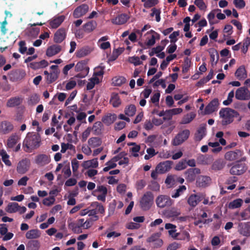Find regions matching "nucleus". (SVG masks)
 Listing matches in <instances>:
<instances>
[{
    "mask_svg": "<svg viewBox=\"0 0 250 250\" xmlns=\"http://www.w3.org/2000/svg\"><path fill=\"white\" fill-rule=\"evenodd\" d=\"M14 129L13 125L10 122L4 121L0 123V133L7 134L11 132Z\"/></svg>",
    "mask_w": 250,
    "mask_h": 250,
    "instance_id": "18",
    "label": "nucleus"
},
{
    "mask_svg": "<svg viewBox=\"0 0 250 250\" xmlns=\"http://www.w3.org/2000/svg\"><path fill=\"white\" fill-rule=\"evenodd\" d=\"M200 173L201 170L198 168H190L184 172V175L187 182H192L195 180L196 175Z\"/></svg>",
    "mask_w": 250,
    "mask_h": 250,
    "instance_id": "9",
    "label": "nucleus"
},
{
    "mask_svg": "<svg viewBox=\"0 0 250 250\" xmlns=\"http://www.w3.org/2000/svg\"><path fill=\"white\" fill-rule=\"evenodd\" d=\"M20 140L19 136L16 133L12 134L7 141V147L12 148L17 144Z\"/></svg>",
    "mask_w": 250,
    "mask_h": 250,
    "instance_id": "25",
    "label": "nucleus"
},
{
    "mask_svg": "<svg viewBox=\"0 0 250 250\" xmlns=\"http://www.w3.org/2000/svg\"><path fill=\"white\" fill-rule=\"evenodd\" d=\"M19 51L22 54H24L27 51V48L26 46V42L24 41H21L19 43Z\"/></svg>",
    "mask_w": 250,
    "mask_h": 250,
    "instance_id": "52",
    "label": "nucleus"
},
{
    "mask_svg": "<svg viewBox=\"0 0 250 250\" xmlns=\"http://www.w3.org/2000/svg\"><path fill=\"white\" fill-rule=\"evenodd\" d=\"M201 200L200 196L196 194H191L188 198V203L190 206L195 207Z\"/></svg>",
    "mask_w": 250,
    "mask_h": 250,
    "instance_id": "26",
    "label": "nucleus"
},
{
    "mask_svg": "<svg viewBox=\"0 0 250 250\" xmlns=\"http://www.w3.org/2000/svg\"><path fill=\"white\" fill-rule=\"evenodd\" d=\"M20 209V206L17 203H10L7 207V212L14 213L18 211Z\"/></svg>",
    "mask_w": 250,
    "mask_h": 250,
    "instance_id": "43",
    "label": "nucleus"
},
{
    "mask_svg": "<svg viewBox=\"0 0 250 250\" xmlns=\"http://www.w3.org/2000/svg\"><path fill=\"white\" fill-rule=\"evenodd\" d=\"M62 49L60 45L54 44L49 46L46 50V55L48 57H52L59 53Z\"/></svg>",
    "mask_w": 250,
    "mask_h": 250,
    "instance_id": "24",
    "label": "nucleus"
},
{
    "mask_svg": "<svg viewBox=\"0 0 250 250\" xmlns=\"http://www.w3.org/2000/svg\"><path fill=\"white\" fill-rule=\"evenodd\" d=\"M51 161L50 156L45 154H40L35 157V163L39 167L48 165Z\"/></svg>",
    "mask_w": 250,
    "mask_h": 250,
    "instance_id": "10",
    "label": "nucleus"
},
{
    "mask_svg": "<svg viewBox=\"0 0 250 250\" xmlns=\"http://www.w3.org/2000/svg\"><path fill=\"white\" fill-rule=\"evenodd\" d=\"M71 165H72V171L73 173H76L77 172L78 169L79 167V163L77 160L76 159L74 158L71 161Z\"/></svg>",
    "mask_w": 250,
    "mask_h": 250,
    "instance_id": "60",
    "label": "nucleus"
},
{
    "mask_svg": "<svg viewBox=\"0 0 250 250\" xmlns=\"http://www.w3.org/2000/svg\"><path fill=\"white\" fill-rule=\"evenodd\" d=\"M126 79L123 76L115 77L112 79V83L114 86H121L126 82Z\"/></svg>",
    "mask_w": 250,
    "mask_h": 250,
    "instance_id": "40",
    "label": "nucleus"
},
{
    "mask_svg": "<svg viewBox=\"0 0 250 250\" xmlns=\"http://www.w3.org/2000/svg\"><path fill=\"white\" fill-rule=\"evenodd\" d=\"M168 233L170 235H171L174 239L184 240L186 238H187L188 241H189L190 239L189 233L186 231H184L182 233V235H183L184 236L183 237H179V238L178 237V236L181 235V234L179 233H176L175 229L169 230Z\"/></svg>",
    "mask_w": 250,
    "mask_h": 250,
    "instance_id": "21",
    "label": "nucleus"
},
{
    "mask_svg": "<svg viewBox=\"0 0 250 250\" xmlns=\"http://www.w3.org/2000/svg\"><path fill=\"white\" fill-rule=\"evenodd\" d=\"M9 79L12 82L21 80L26 75L24 70L22 69H15L12 70L8 74Z\"/></svg>",
    "mask_w": 250,
    "mask_h": 250,
    "instance_id": "11",
    "label": "nucleus"
},
{
    "mask_svg": "<svg viewBox=\"0 0 250 250\" xmlns=\"http://www.w3.org/2000/svg\"><path fill=\"white\" fill-rule=\"evenodd\" d=\"M88 143L91 147H96L101 146L102 141L98 137H92L88 140Z\"/></svg>",
    "mask_w": 250,
    "mask_h": 250,
    "instance_id": "37",
    "label": "nucleus"
},
{
    "mask_svg": "<svg viewBox=\"0 0 250 250\" xmlns=\"http://www.w3.org/2000/svg\"><path fill=\"white\" fill-rule=\"evenodd\" d=\"M160 97V93L159 92H157L154 93L153 96L151 97V101L152 103L155 104L156 103V105H158V103L159 101V99Z\"/></svg>",
    "mask_w": 250,
    "mask_h": 250,
    "instance_id": "63",
    "label": "nucleus"
},
{
    "mask_svg": "<svg viewBox=\"0 0 250 250\" xmlns=\"http://www.w3.org/2000/svg\"><path fill=\"white\" fill-rule=\"evenodd\" d=\"M154 201V196L150 191H147L143 195L139 202V206L143 211L148 210L152 207Z\"/></svg>",
    "mask_w": 250,
    "mask_h": 250,
    "instance_id": "3",
    "label": "nucleus"
},
{
    "mask_svg": "<svg viewBox=\"0 0 250 250\" xmlns=\"http://www.w3.org/2000/svg\"><path fill=\"white\" fill-rule=\"evenodd\" d=\"M23 101V99L20 97H12L9 99L6 103V106L8 107H14L20 105Z\"/></svg>",
    "mask_w": 250,
    "mask_h": 250,
    "instance_id": "22",
    "label": "nucleus"
},
{
    "mask_svg": "<svg viewBox=\"0 0 250 250\" xmlns=\"http://www.w3.org/2000/svg\"><path fill=\"white\" fill-rule=\"evenodd\" d=\"M82 166L84 169H88L90 167L97 168L98 167V162L97 159L95 158L83 161Z\"/></svg>",
    "mask_w": 250,
    "mask_h": 250,
    "instance_id": "28",
    "label": "nucleus"
},
{
    "mask_svg": "<svg viewBox=\"0 0 250 250\" xmlns=\"http://www.w3.org/2000/svg\"><path fill=\"white\" fill-rule=\"evenodd\" d=\"M26 246L29 250H39L40 243L38 240H32L28 241Z\"/></svg>",
    "mask_w": 250,
    "mask_h": 250,
    "instance_id": "32",
    "label": "nucleus"
},
{
    "mask_svg": "<svg viewBox=\"0 0 250 250\" xmlns=\"http://www.w3.org/2000/svg\"><path fill=\"white\" fill-rule=\"evenodd\" d=\"M239 233L246 237L250 236V222L239 223L238 226Z\"/></svg>",
    "mask_w": 250,
    "mask_h": 250,
    "instance_id": "14",
    "label": "nucleus"
},
{
    "mask_svg": "<svg viewBox=\"0 0 250 250\" xmlns=\"http://www.w3.org/2000/svg\"><path fill=\"white\" fill-rule=\"evenodd\" d=\"M66 36V29L60 28L54 34V42L57 43H60L65 39Z\"/></svg>",
    "mask_w": 250,
    "mask_h": 250,
    "instance_id": "17",
    "label": "nucleus"
},
{
    "mask_svg": "<svg viewBox=\"0 0 250 250\" xmlns=\"http://www.w3.org/2000/svg\"><path fill=\"white\" fill-rule=\"evenodd\" d=\"M55 201V199L54 196H50L47 198H45L43 200L42 203L43 205L47 206H50L54 204Z\"/></svg>",
    "mask_w": 250,
    "mask_h": 250,
    "instance_id": "55",
    "label": "nucleus"
},
{
    "mask_svg": "<svg viewBox=\"0 0 250 250\" xmlns=\"http://www.w3.org/2000/svg\"><path fill=\"white\" fill-rule=\"evenodd\" d=\"M41 143V137L38 133L28 132L22 143L24 150L30 152L38 148Z\"/></svg>",
    "mask_w": 250,
    "mask_h": 250,
    "instance_id": "1",
    "label": "nucleus"
},
{
    "mask_svg": "<svg viewBox=\"0 0 250 250\" xmlns=\"http://www.w3.org/2000/svg\"><path fill=\"white\" fill-rule=\"evenodd\" d=\"M210 181L209 177L207 176H200L197 181V183L200 187L207 186Z\"/></svg>",
    "mask_w": 250,
    "mask_h": 250,
    "instance_id": "35",
    "label": "nucleus"
},
{
    "mask_svg": "<svg viewBox=\"0 0 250 250\" xmlns=\"http://www.w3.org/2000/svg\"><path fill=\"white\" fill-rule=\"evenodd\" d=\"M219 103L217 98H214L206 106L204 113L206 115L210 114L218 110Z\"/></svg>",
    "mask_w": 250,
    "mask_h": 250,
    "instance_id": "12",
    "label": "nucleus"
},
{
    "mask_svg": "<svg viewBox=\"0 0 250 250\" xmlns=\"http://www.w3.org/2000/svg\"><path fill=\"white\" fill-rule=\"evenodd\" d=\"M233 3L236 7L240 9L244 8L246 5L244 0H234Z\"/></svg>",
    "mask_w": 250,
    "mask_h": 250,
    "instance_id": "62",
    "label": "nucleus"
},
{
    "mask_svg": "<svg viewBox=\"0 0 250 250\" xmlns=\"http://www.w3.org/2000/svg\"><path fill=\"white\" fill-rule=\"evenodd\" d=\"M117 119L115 114H108L102 118V122L107 125L112 124Z\"/></svg>",
    "mask_w": 250,
    "mask_h": 250,
    "instance_id": "29",
    "label": "nucleus"
},
{
    "mask_svg": "<svg viewBox=\"0 0 250 250\" xmlns=\"http://www.w3.org/2000/svg\"><path fill=\"white\" fill-rule=\"evenodd\" d=\"M152 13L150 14V16L151 17H153L154 16H155L156 17V21L157 22H159L161 20L160 17V14H161V11L160 9H157L155 8H153L151 9Z\"/></svg>",
    "mask_w": 250,
    "mask_h": 250,
    "instance_id": "51",
    "label": "nucleus"
},
{
    "mask_svg": "<svg viewBox=\"0 0 250 250\" xmlns=\"http://www.w3.org/2000/svg\"><path fill=\"white\" fill-rule=\"evenodd\" d=\"M89 54V51L88 49L85 48H82L78 50L76 52V56L78 58H82L86 56Z\"/></svg>",
    "mask_w": 250,
    "mask_h": 250,
    "instance_id": "57",
    "label": "nucleus"
},
{
    "mask_svg": "<svg viewBox=\"0 0 250 250\" xmlns=\"http://www.w3.org/2000/svg\"><path fill=\"white\" fill-rule=\"evenodd\" d=\"M206 127L205 126H200L197 132L195 134V139L197 141H200L205 136Z\"/></svg>",
    "mask_w": 250,
    "mask_h": 250,
    "instance_id": "34",
    "label": "nucleus"
},
{
    "mask_svg": "<svg viewBox=\"0 0 250 250\" xmlns=\"http://www.w3.org/2000/svg\"><path fill=\"white\" fill-rule=\"evenodd\" d=\"M75 70L78 72L85 70L86 72L85 74L82 75L81 73H79L76 76V77L78 78L84 77L89 71V67L86 66V62L85 61L79 62L76 65Z\"/></svg>",
    "mask_w": 250,
    "mask_h": 250,
    "instance_id": "19",
    "label": "nucleus"
},
{
    "mask_svg": "<svg viewBox=\"0 0 250 250\" xmlns=\"http://www.w3.org/2000/svg\"><path fill=\"white\" fill-rule=\"evenodd\" d=\"M97 25L96 22L93 21H89L83 25V28L85 32H90L92 31Z\"/></svg>",
    "mask_w": 250,
    "mask_h": 250,
    "instance_id": "38",
    "label": "nucleus"
},
{
    "mask_svg": "<svg viewBox=\"0 0 250 250\" xmlns=\"http://www.w3.org/2000/svg\"><path fill=\"white\" fill-rule=\"evenodd\" d=\"M219 114L220 117L222 118L221 124L223 126L230 124L233 122L234 118L240 116L237 111L229 107L221 108Z\"/></svg>",
    "mask_w": 250,
    "mask_h": 250,
    "instance_id": "2",
    "label": "nucleus"
},
{
    "mask_svg": "<svg viewBox=\"0 0 250 250\" xmlns=\"http://www.w3.org/2000/svg\"><path fill=\"white\" fill-rule=\"evenodd\" d=\"M40 231L38 229H33L28 230L25 234V237L28 239H35L41 236Z\"/></svg>",
    "mask_w": 250,
    "mask_h": 250,
    "instance_id": "27",
    "label": "nucleus"
},
{
    "mask_svg": "<svg viewBox=\"0 0 250 250\" xmlns=\"http://www.w3.org/2000/svg\"><path fill=\"white\" fill-rule=\"evenodd\" d=\"M149 188L153 191H158L160 190L159 184L155 181H152L148 186Z\"/></svg>",
    "mask_w": 250,
    "mask_h": 250,
    "instance_id": "54",
    "label": "nucleus"
},
{
    "mask_svg": "<svg viewBox=\"0 0 250 250\" xmlns=\"http://www.w3.org/2000/svg\"><path fill=\"white\" fill-rule=\"evenodd\" d=\"M247 169L246 164L241 161H237L230 169L229 172L231 175H240L243 174Z\"/></svg>",
    "mask_w": 250,
    "mask_h": 250,
    "instance_id": "5",
    "label": "nucleus"
},
{
    "mask_svg": "<svg viewBox=\"0 0 250 250\" xmlns=\"http://www.w3.org/2000/svg\"><path fill=\"white\" fill-rule=\"evenodd\" d=\"M131 63H133L135 66L139 65L142 64V62L140 61L138 57H132L130 59Z\"/></svg>",
    "mask_w": 250,
    "mask_h": 250,
    "instance_id": "64",
    "label": "nucleus"
},
{
    "mask_svg": "<svg viewBox=\"0 0 250 250\" xmlns=\"http://www.w3.org/2000/svg\"><path fill=\"white\" fill-rule=\"evenodd\" d=\"M15 121L21 123L24 121L23 111H18L15 116Z\"/></svg>",
    "mask_w": 250,
    "mask_h": 250,
    "instance_id": "56",
    "label": "nucleus"
},
{
    "mask_svg": "<svg viewBox=\"0 0 250 250\" xmlns=\"http://www.w3.org/2000/svg\"><path fill=\"white\" fill-rule=\"evenodd\" d=\"M65 17L63 15L54 17L49 21V24L51 28L56 29L58 28L64 21Z\"/></svg>",
    "mask_w": 250,
    "mask_h": 250,
    "instance_id": "23",
    "label": "nucleus"
},
{
    "mask_svg": "<svg viewBox=\"0 0 250 250\" xmlns=\"http://www.w3.org/2000/svg\"><path fill=\"white\" fill-rule=\"evenodd\" d=\"M89 7L86 4H83L77 7L73 12V17L79 18L85 15L88 11Z\"/></svg>",
    "mask_w": 250,
    "mask_h": 250,
    "instance_id": "16",
    "label": "nucleus"
},
{
    "mask_svg": "<svg viewBox=\"0 0 250 250\" xmlns=\"http://www.w3.org/2000/svg\"><path fill=\"white\" fill-rule=\"evenodd\" d=\"M187 167V161L185 159H183L176 164L175 169L177 170H182L185 169Z\"/></svg>",
    "mask_w": 250,
    "mask_h": 250,
    "instance_id": "49",
    "label": "nucleus"
},
{
    "mask_svg": "<svg viewBox=\"0 0 250 250\" xmlns=\"http://www.w3.org/2000/svg\"><path fill=\"white\" fill-rule=\"evenodd\" d=\"M7 24L6 17H5L4 20L0 23V31L3 35H5L8 31V29L6 27Z\"/></svg>",
    "mask_w": 250,
    "mask_h": 250,
    "instance_id": "58",
    "label": "nucleus"
},
{
    "mask_svg": "<svg viewBox=\"0 0 250 250\" xmlns=\"http://www.w3.org/2000/svg\"><path fill=\"white\" fill-rule=\"evenodd\" d=\"M235 97L239 100H248L250 99V91L246 86L241 87L236 90Z\"/></svg>",
    "mask_w": 250,
    "mask_h": 250,
    "instance_id": "7",
    "label": "nucleus"
},
{
    "mask_svg": "<svg viewBox=\"0 0 250 250\" xmlns=\"http://www.w3.org/2000/svg\"><path fill=\"white\" fill-rule=\"evenodd\" d=\"M194 4L201 10H205L207 8L203 0H195Z\"/></svg>",
    "mask_w": 250,
    "mask_h": 250,
    "instance_id": "59",
    "label": "nucleus"
},
{
    "mask_svg": "<svg viewBox=\"0 0 250 250\" xmlns=\"http://www.w3.org/2000/svg\"><path fill=\"white\" fill-rule=\"evenodd\" d=\"M130 19V16L126 13L118 15L116 17L111 19V22L115 25H122L125 23Z\"/></svg>",
    "mask_w": 250,
    "mask_h": 250,
    "instance_id": "15",
    "label": "nucleus"
},
{
    "mask_svg": "<svg viewBox=\"0 0 250 250\" xmlns=\"http://www.w3.org/2000/svg\"><path fill=\"white\" fill-rule=\"evenodd\" d=\"M191 60L188 57H186L184 59V64L182 68V72L183 73H187L189 70L190 66Z\"/></svg>",
    "mask_w": 250,
    "mask_h": 250,
    "instance_id": "50",
    "label": "nucleus"
},
{
    "mask_svg": "<svg viewBox=\"0 0 250 250\" xmlns=\"http://www.w3.org/2000/svg\"><path fill=\"white\" fill-rule=\"evenodd\" d=\"M59 73V70H56L55 71L50 72L48 76L46 77V83L50 84L54 82L58 78Z\"/></svg>",
    "mask_w": 250,
    "mask_h": 250,
    "instance_id": "31",
    "label": "nucleus"
},
{
    "mask_svg": "<svg viewBox=\"0 0 250 250\" xmlns=\"http://www.w3.org/2000/svg\"><path fill=\"white\" fill-rule=\"evenodd\" d=\"M234 97V91L231 90L228 94V98L226 100L223 101V104L225 105H229L232 102V98Z\"/></svg>",
    "mask_w": 250,
    "mask_h": 250,
    "instance_id": "53",
    "label": "nucleus"
},
{
    "mask_svg": "<svg viewBox=\"0 0 250 250\" xmlns=\"http://www.w3.org/2000/svg\"><path fill=\"white\" fill-rule=\"evenodd\" d=\"M196 114L193 112L185 115L181 122V124H188L190 123L195 117Z\"/></svg>",
    "mask_w": 250,
    "mask_h": 250,
    "instance_id": "36",
    "label": "nucleus"
},
{
    "mask_svg": "<svg viewBox=\"0 0 250 250\" xmlns=\"http://www.w3.org/2000/svg\"><path fill=\"white\" fill-rule=\"evenodd\" d=\"M172 164V161L168 160L160 162L156 167V170L159 171V173L164 174L171 169Z\"/></svg>",
    "mask_w": 250,
    "mask_h": 250,
    "instance_id": "13",
    "label": "nucleus"
},
{
    "mask_svg": "<svg viewBox=\"0 0 250 250\" xmlns=\"http://www.w3.org/2000/svg\"><path fill=\"white\" fill-rule=\"evenodd\" d=\"M110 103L114 107H117L121 104V101L118 94H115L112 96L110 100Z\"/></svg>",
    "mask_w": 250,
    "mask_h": 250,
    "instance_id": "42",
    "label": "nucleus"
},
{
    "mask_svg": "<svg viewBox=\"0 0 250 250\" xmlns=\"http://www.w3.org/2000/svg\"><path fill=\"white\" fill-rule=\"evenodd\" d=\"M197 161L200 165H208L209 164L208 158L203 154H200L197 157Z\"/></svg>",
    "mask_w": 250,
    "mask_h": 250,
    "instance_id": "44",
    "label": "nucleus"
},
{
    "mask_svg": "<svg viewBox=\"0 0 250 250\" xmlns=\"http://www.w3.org/2000/svg\"><path fill=\"white\" fill-rule=\"evenodd\" d=\"M242 155V152L239 149L227 152L225 155L227 160L232 161L238 159Z\"/></svg>",
    "mask_w": 250,
    "mask_h": 250,
    "instance_id": "20",
    "label": "nucleus"
},
{
    "mask_svg": "<svg viewBox=\"0 0 250 250\" xmlns=\"http://www.w3.org/2000/svg\"><path fill=\"white\" fill-rule=\"evenodd\" d=\"M180 35V32L179 31H176L173 32L172 33H171L169 36V38L170 39V42L175 43L177 41V37L179 36Z\"/></svg>",
    "mask_w": 250,
    "mask_h": 250,
    "instance_id": "61",
    "label": "nucleus"
},
{
    "mask_svg": "<svg viewBox=\"0 0 250 250\" xmlns=\"http://www.w3.org/2000/svg\"><path fill=\"white\" fill-rule=\"evenodd\" d=\"M209 53L210 57V61L213 62L215 61V57L216 56L217 60L215 62V64H216L219 60V54L217 51L214 49H210Z\"/></svg>",
    "mask_w": 250,
    "mask_h": 250,
    "instance_id": "48",
    "label": "nucleus"
},
{
    "mask_svg": "<svg viewBox=\"0 0 250 250\" xmlns=\"http://www.w3.org/2000/svg\"><path fill=\"white\" fill-rule=\"evenodd\" d=\"M157 206L160 208L168 207L172 205L173 201L169 196L166 195H160L155 200Z\"/></svg>",
    "mask_w": 250,
    "mask_h": 250,
    "instance_id": "6",
    "label": "nucleus"
},
{
    "mask_svg": "<svg viewBox=\"0 0 250 250\" xmlns=\"http://www.w3.org/2000/svg\"><path fill=\"white\" fill-rule=\"evenodd\" d=\"M243 203V200L241 199H237L230 202L229 205V208L230 209H234L240 208Z\"/></svg>",
    "mask_w": 250,
    "mask_h": 250,
    "instance_id": "41",
    "label": "nucleus"
},
{
    "mask_svg": "<svg viewBox=\"0 0 250 250\" xmlns=\"http://www.w3.org/2000/svg\"><path fill=\"white\" fill-rule=\"evenodd\" d=\"M103 124L101 122H96L93 125L92 130L96 135H99L101 133Z\"/></svg>",
    "mask_w": 250,
    "mask_h": 250,
    "instance_id": "46",
    "label": "nucleus"
},
{
    "mask_svg": "<svg viewBox=\"0 0 250 250\" xmlns=\"http://www.w3.org/2000/svg\"><path fill=\"white\" fill-rule=\"evenodd\" d=\"M225 165L223 160L218 159L213 162L211 166V168L215 171L220 170L223 168Z\"/></svg>",
    "mask_w": 250,
    "mask_h": 250,
    "instance_id": "33",
    "label": "nucleus"
},
{
    "mask_svg": "<svg viewBox=\"0 0 250 250\" xmlns=\"http://www.w3.org/2000/svg\"><path fill=\"white\" fill-rule=\"evenodd\" d=\"M31 165L30 161L24 158L20 161L17 165V171L18 173L23 174L28 171Z\"/></svg>",
    "mask_w": 250,
    "mask_h": 250,
    "instance_id": "8",
    "label": "nucleus"
},
{
    "mask_svg": "<svg viewBox=\"0 0 250 250\" xmlns=\"http://www.w3.org/2000/svg\"><path fill=\"white\" fill-rule=\"evenodd\" d=\"M63 163L65 165L64 166V167H63L62 171L64 173L65 177L66 178L69 177L71 176V171L70 168L69 163L67 161H66L64 162Z\"/></svg>",
    "mask_w": 250,
    "mask_h": 250,
    "instance_id": "45",
    "label": "nucleus"
},
{
    "mask_svg": "<svg viewBox=\"0 0 250 250\" xmlns=\"http://www.w3.org/2000/svg\"><path fill=\"white\" fill-rule=\"evenodd\" d=\"M136 108L135 105L130 104L125 109V113L128 116H133L136 113Z\"/></svg>",
    "mask_w": 250,
    "mask_h": 250,
    "instance_id": "39",
    "label": "nucleus"
},
{
    "mask_svg": "<svg viewBox=\"0 0 250 250\" xmlns=\"http://www.w3.org/2000/svg\"><path fill=\"white\" fill-rule=\"evenodd\" d=\"M186 189L187 188L185 186H180L176 190L175 193L173 194H172L171 197L173 198H176L183 194V193L186 190Z\"/></svg>",
    "mask_w": 250,
    "mask_h": 250,
    "instance_id": "47",
    "label": "nucleus"
},
{
    "mask_svg": "<svg viewBox=\"0 0 250 250\" xmlns=\"http://www.w3.org/2000/svg\"><path fill=\"white\" fill-rule=\"evenodd\" d=\"M235 76L239 80H242L247 77V72L244 65L240 66L236 71Z\"/></svg>",
    "mask_w": 250,
    "mask_h": 250,
    "instance_id": "30",
    "label": "nucleus"
},
{
    "mask_svg": "<svg viewBox=\"0 0 250 250\" xmlns=\"http://www.w3.org/2000/svg\"><path fill=\"white\" fill-rule=\"evenodd\" d=\"M190 131L188 129H185L179 132L172 140V144L174 146L181 145L189 137Z\"/></svg>",
    "mask_w": 250,
    "mask_h": 250,
    "instance_id": "4",
    "label": "nucleus"
}]
</instances>
